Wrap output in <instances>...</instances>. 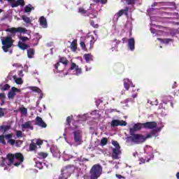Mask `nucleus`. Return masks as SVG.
<instances>
[{
	"label": "nucleus",
	"mask_w": 179,
	"mask_h": 179,
	"mask_svg": "<svg viewBox=\"0 0 179 179\" xmlns=\"http://www.w3.org/2000/svg\"><path fill=\"white\" fill-rule=\"evenodd\" d=\"M21 17L27 24H30V23H31V20L30 17H27V15H22Z\"/></svg>",
	"instance_id": "31"
},
{
	"label": "nucleus",
	"mask_w": 179,
	"mask_h": 179,
	"mask_svg": "<svg viewBox=\"0 0 179 179\" xmlns=\"http://www.w3.org/2000/svg\"><path fill=\"white\" fill-rule=\"evenodd\" d=\"M72 118H73V116H68L66 117V125H71V121H72Z\"/></svg>",
	"instance_id": "42"
},
{
	"label": "nucleus",
	"mask_w": 179,
	"mask_h": 179,
	"mask_svg": "<svg viewBox=\"0 0 179 179\" xmlns=\"http://www.w3.org/2000/svg\"><path fill=\"white\" fill-rule=\"evenodd\" d=\"M6 31L8 33H11V34H16V33H26L27 30L23 27H17V28L11 27L6 29Z\"/></svg>",
	"instance_id": "7"
},
{
	"label": "nucleus",
	"mask_w": 179,
	"mask_h": 179,
	"mask_svg": "<svg viewBox=\"0 0 179 179\" xmlns=\"http://www.w3.org/2000/svg\"><path fill=\"white\" fill-rule=\"evenodd\" d=\"M40 26H41L43 29H47V19L44 16H41L39 18Z\"/></svg>",
	"instance_id": "16"
},
{
	"label": "nucleus",
	"mask_w": 179,
	"mask_h": 179,
	"mask_svg": "<svg viewBox=\"0 0 179 179\" xmlns=\"http://www.w3.org/2000/svg\"><path fill=\"white\" fill-rule=\"evenodd\" d=\"M176 177H177L178 179H179V172H178V173H176Z\"/></svg>",
	"instance_id": "64"
},
{
	"label": "nucleus",
	"mask_w": 179,
	"mask_h": 179,
	"mask_svg": "<svg viewBox=\"0 0 179 179\" xmlns=\"http://www.w3.org/2000/svg\"><path fill=\"white\" fill-rule=\"evenodd\" d=\"M19 92H20V90L15 87H11V90L8 93V99L13 100V99H15V96H16V93Z\"/></svg>",
	"instance_id": "10"
},
{
	"label": "nucleus",
	"mask_w": 179,
	"mask_h": 179,
	"mask_svg": "<svg viewBox=\"0 0 179 179\" xmlns=\"http://www.w3.org/2000/svg\"><path fill=\"white\" fill-rule=\"evenodd\" d=\"M83 57L87 63L90 62V61H93V55H92V53H86L84 55Z\"/></svg>",
	"instance_id": "21"
},
{
	"label": "nucleus",
	"mask_w": 179,
	"mask_h": 179,
	"mask_svg": "<svg viewBox=\"0 0 179 179\" xmlns=\"http://www.w3.org/2000/svg\"><path fill=\"white\" fill-rule=\"evenodd\" d=\"M70 69L71 71L75 70L77 76H79L80 73H82V69L79 68V66L76 65L75 63H71Z\"/></svg>",
	"instance_id": "14"
},
{
	"label": "nucleus",
	"mask_w": 179,
	"mask_h": 179,
	"mask_svg": "<svg viewBox=\"0 0 179 179\" xmlns=\"http://www.w3.org/2000/svg\"><path fill=\"white\" fill-rule=\"evenodd\" d=\"M89 17H90L91 19H96V17H97V15H88Z\"/></svg>",
	"instance_id": "60"
},
{
	"label": "nucleus",
	"mask_w": 179,
	"mask_h": 179,
	"mask_svg": "<svg viewBox=\"0 0 179 179\" xmlns=\"http://www.w3.org/2000/svg\"><path fill=\"white\" fill-rule=\"evenodd\" d=\"M157 127V123L156 122H147L143 123V128L145 129H155Z\"/></svg>",
	"instance_id": "9"
},
{
	"label": "nucleus",
	"mask_w": 179,
	"mask_h": 179,
	"mask_svg": "<svg viewBox=\"0 0 179 179\" xmlns=\"http://www.w3.org/2000/svg\"><path fill=\"white\" fill-rule=\"evenodd\" d=\"M92 43H93V40L90 38H87L85 39V41H80V45L84 51H87V48L86 45H89V50H92Z\"/></svg>",
	"instance_id": "6"
},
{
	"label": "nucleus",
	"mask_w": 179,
	"mask_h": 179,
	"mask_svg": "<svg viewBox=\"0 0 179 179\" xmlns=\"http://www.w3.org/2000/svg\"><path fill=\"white\" fill-rule=\"evenodd\" d=\"M18 76H21V77L23 76V71H20L19 73H18Z\"/></svg>",
	"instance_id": "62"
},
{
	"label": "nucleus",
	"mask_w": 179,
	"mask_h": 179,
	"mask_svg": "<svg viewBox=\"0 0 179 179\" xmlns=\"http://www.w3.org/2000/svg\"><path fill=\"white\" fill-rule=\"evenodd\" d=\"M2 50L4 52H8L9 48L13 45V40L10 36H6L1 40Z\"/></svg>",
	"instance_id": "4"
},
{
	"label": "nucleus",
	"mask_w": 179,
	"mask_h": 179,
	"mask_svg": "<svg viewBox=\"0 0 179 179\" xmlns=\"http://www.w3.org/2000/svg\"><path fill=\"white\" fill-rule=\"evenodd\" d=\"M127 122L124 120H119V126L120 127H127Z\"/></svg>",
	"instance_id": "49"
},
{
	"label": "nucleus",
	"mask_w": 179,
	"mask_h": 179,
	"mask_svg": "<svg viewBox=\"0 0 179 179\" xmlns=\"http://www.w3.org/2000/svg\"><path fill=\"white\" fill-rule=\"evenodd\" d=\"M13 80H15V83L17 85H22L23 84V80L22 78H18L16 76H13Z\"/></svg>",
	"instance_id": "26"
},
{
	"label": "nucleus",
	"mask_w": 179,
	"mask_h": 179,
	"mask_svg": "<svg viewBox=\"0 0 179 179\" xmlns=\"http://www.w3.org/2000/svg\"><path fill=\"white\" fill-rule=\"evenodd\" d=\"M43 140H41V139H37L35 144H36L37 146H39V148H40V146H41V145H43Z\"/></svg>",
	"instance_id": "51"
},
{
	"label": "nucleus",
	"mask_w": 179,
	"mask_h": 179,
	"mask_svg": "<svg viewBox=\"0 0 179 179\" xmlns=\"http://www.w3.org/2000/svg\"><path fill=\"white\" fill-rule=\"evenodd\" d=\"M32 91L36 92V93H41V90L37 87H33Z\"/></svg>",
	"instance_id": "52"
},
{
	"label": "nucleus",
	"mask_w": 179,
	"mask_h": 179,
	"mask_svg": "<svg viewBox=\"0 0 179 179\" xmlns=\"http://www.w3.org/2000/svg\"><path fill=\"white\" fill-rule=\"evenodd\" d=\"M9 89H10V85H9V84H6L0 88L1 92H6V90H9Z\"/></svg>",
	"instance_id": "39"
},
{
	"label": "nucleus",
	"mask_w": 179,
	"mask_h": 179,
	"mask_svg": "<svg viewBox=\"0 0 179 179\" xmlns=\"http://www.w3.org/2000/svg\"><path fill=\"white\" fill-rule=\"evenodd\" d=\"M35 125H38L41 128H47V123L39 116H37L35 119Z\"/></svg>",
	"instance_id": "8"
},
{
	"label": "nucleus",
	"mask_w": 179,
	"mask_h": 179,
	"mask_svg": "<svg viewBox=\"0 0 179 179\" xmlns=\"http://www.w3.org/2000/svg\"><path fill=\"white\" fill-rule=\"evenodd\" d=\"M18 47L20 48V50H22L24 51V50H27L30 46H29L27 44L23 43V42H18Z\"/></svg>",
	"instance_id": "22"
},
{
	"label": "nucleus",
	"mask_w": 179,
	"mask_h": 179,
	"mask_svg": "<svg viewBox=\"0 0 179 179\" xmlns=\"http://www.w3.org/2000/svg\"><path fill=\"white\" fill-rule=\"evenodd\" d=\"M20 40L22 41V42L24 43L29 40V38L27 36H20Z\"/></svg>",
	"instance_id": "53"
},
{
	"label": "nucleus",
	"mask_w": 179,
	"mask_h": 179,
	"mask_svg": "<svg viewBox=\"0 0 179 179\" xmlns=\"http://www.w3.org/2000/svg\"><path fill=\"white\" fill-rule=\"evenodd\" d=\"M128 47L131 51H134V50H135V39L134 38L129 39Z\"/></svg>",
	"instance_id": "17"
},
{
	"label": "nucleus",
	"mask_w": 179,
	"mask_h": 179,
	"mask_svg": "<svg viewBox=\"0 0 179 179\" xmlns=\"http://www.w3.org/2000/svg\"><path fill=\"white\" fill-rule=\"evenodd\" d=\"M31 10H34V7H33L31 4H29L28 6H25L24 12L26 13H29V12H31Z\"/></svg>",
	"instance_id": "28"
},
{
	"label": "nucleus",
	"mask_w": 179,
	"mask_h": 179,
	"mask_svg": "<svg viewBox=\"0 0 179 179\" xmlns=\"http://www.w3.org/2000/svg\"><path fill=\"white\" fill-rule=\"evenodd\" d=\"M79 13H82V15H85L87 13V10H85V8L80 7L78 8Z\"/></svg>",
	"instance_id": "47"
},
{
	"label": "nucleus",
	"mask_w": 179,
	"mask_h": 179,
	"mask_svg": "<svg viewBox=\"0 0 179 179\" xmlns=\"http://www.w3.org/2000/svg\"><path fill=\"white\" fill-rule=\"evenodd\" d=\"M73 171H75V166L73 165H67L61 170V174L59 176L58 179H68Z\"/></svg>",
	"instance_id": "3"
},
{
	"label": "nucleus",
	"mask_w": 179,
	"mask_h": 179,
	"mask_svg": "<svg viewBox=\"0 0 179 179\" xmlns=\"http://www.w3.org/2000/svg\"><path fill=\"white\" fill-rule=\"evenodd\" d=\"M74 135V142L78 145L83 143L82 130H77L73 132Z\"/></svg>",
	"instance_id": "5"
},
{
	"label": "nucleus",
	"mask_w": 179,
	"mask_h": 179,
	"mask_svg": "<svg viewBox=\"0 0 179 179\" xmlns=\"http://www.w3.org/2000/svg\"><path fill=\"white\" fill-rule=\"evenodd\" d=\"M90 24H91V26H92V27H94V29H99V24H94V20H91L90 22Z\"/></svg>",
	"instance_id": "46"
},
{
	"label": "nucleus",
	"mask_w": 179,
	"mask_h": 179,
	"mask_svg": "<svg viewBox=\"0 0 179 179\" xmlns=\"http://www.w3.org/2000/svg\"><path fill=\"white\" fill-rule=\"evenodd\" d=\"M112 145L115 146V149H121V146H120V143L117 141H112Z\"/></svg>",
	"instance_id": "40"
},
{
	"label": "nucleus",
	"mask_w": 179,
	"mask_h": 179,
	"mask_svg": "<svg viewBox=\"0 0 179 179\" xmlns=\"http://www.w3.org/2000/svg\"><path fill=\"white\" fill-rule=\"evenodd\" d=\"M18 111H20L22 115H27V108L24 107L20 108Z\"/></svg>",
	"instance_id": "36"
},
{
	"label": "nucleus",
	"mask_w": 179,
	"mask_h": 179,
	"mask_svg": "<svg viewBox=\"0 0 179 179\" xmlns=\"http://www.w3.org/2000/svg\"><path fill=\"white\" fill-rule=\"evenodd\" d=\"M60 64L59 62H57V64H55V69H58V66H59Z\"/></svg>",
	"instance_id": "59"
},
{
	"label": "nucleus",
	"mask_w": 179,
	"mask_h": 179,
	"mask_svg": "<svg viewBox=\"0 0 179 179\" xmlns=\"http://www.w3.org/2000/svg\"><path fill=\"white\" fill-rule=\"evenodd\" d=\"M15 143H16V141L12 138L8 141V143H10V145H11L12 146H13V145H15Z\"/></svg>",
	"instance_id": "55"
},
{
	"label": "nucleus",
	"mask_w": 179,
	"mask_h": 179,
	"mask_svg": "<svg viewBox=\"0 0 179 179\" xmlns=\"http://www.w3.org/2000/svg\"><path fill=\"white\" fill-rule=\"evenodd\" d=\"M111 127H120V120H113L110 123Z\"/></svg>",
	"instance_id": "37"
},
{
	"label": "nucleus",
	"mask_w": 179,
	"mask_h": 179,
	"mask_svg": "<svg viewBox=\"0 0 179 179\" xmlns=\"http://www.w3.org/2000/svg\"><path fill=\"white\" fill-rule=\"evenodd\" d=\"M127 5H135L136 0H124Z\"/></svg>",
	"instance_id": "43"
},
{
	"label": "nucleus",
	"mask_w": 179,
	"mask_h": 179,
	"mask_svg": "<svg viewBox=\"0 0 179 179\" xmlns=\"http://www.w3.org/2000/svg\"><path fill=\"white\" fill-rule=\"evenodd\" d=\"M4 138L6 139H7V141H10L12 139V138H13V135H12V134H6Z\"/></svg>",
	"instance_id": "50"
},
{
	"label": "nucleus",
	"mask_w": 179,
	"mask_h": 179,
	"mask_svg": "<svg viewBox=\"0 0 179 179\" xmlns=\"http://www.w3.org/2000/svg\"><path fill=\"white\" fill-rule=\"evenodd\" d=\"M0 143H2L3 145H6V141H5V136H0Z\"/></svg>",
	"instance_id": "44"
},
{
	"label": "nucleus",
	"mask_w": 179,
	"mask_h": 179,
	"mask_svg": "<svg viewBox=\"0 0 179 179\" xmlns=\"http://www.w3.org/2000/svg\"><path fill=\"white\" fill-rule=\"evenodd\" d=\"M101 174H103V166L99 164H94L90 171V178L99 179Z\"/></svg>",
	"instance_id": "2"
},
{
	"label": "nucleus",
	"mask_w": 179,
	"mask_h": 179,
	"mask_svg": "<svg viewBox=\"0 0 179 179\" xmlns=\"http://www.w3.org/2000/svg\"><path fill=\"white\" fill-rule=\"evenodd\" d=\"M9 129H10V126L9 125H1L0 127V131L3 132V134H5V132H6V131H9Z\"/></svg>",
	"instance_id": "25"
},
{
	"label": "nucleus",
	"mask_w": 179,
	"mask_h": 179,
	"mask_svg": "<svg viewBox=\"0 0 179 179\" xmlns=\"http://www.w3.org/2000/svg\"><path fill=\"white\" fill-rule=\"evenodd\" d=\"M131 136L129 137L131 139V142L136 143V145H141V143H143L146 142L147 139L149 138H152V135L150 134H147L145 136L141 134H130Z\"/></svg>",
	"instance_id": "1"
},
{
	"label": "nucleus",
	"mask_w": 179,
	"mask_h": 179,
	"mask_svg": "<svg viewBox=\"0 0 179 179\" xmlns=\"http://www.w3.org/2000/svg\"><path fill=\"white\" fill-rule=\"evenodd\" d=\"M3 115H5V113H3V112H2V111H0V118L1 117H3Z\"/></svg>",
	"instance_id": "63"
},
{
	"label": "nucleus",
	"mask_w": 179,
	"mask_h": 179,
	"mask_svg": "<svg viewBox=\"0 0 179 179\" xmlns=\"http://www.w3.org/2000/svg\"><path fill=\"white\" fill-rule=\"evenodd\" d=\"M124 87L126 90H129V79L124 80Z\"/></svg>",
	"instance_id": "34"
},
{
	"label": "nucleus",
	"mask_w": 179,
	"mask_h": 179,
	"mask_svg": "<svg viewBox=\"0 0 179 179\" xmlns=\"http://www.w3.org/2000/svg\"><path fill=\"white\" fill-rule=\"evenodd\" d=\"M48 156V153L46 152H38V159H45Z\"/></svg>",
	"instance_id": "32"
},
{
	"label": "nucleus",
	"mask_w": 179,
	"mask_h": 179,
	"mask_svg": "<svg viewBox=\"0 0 179 179\" xmlns=\"http://www.w3.org/2000/svg\"><path fill=\"white\" fill-rule=\"evenodd\" d=\"M6 95L5 93H0V100H5Z\"/></svg>",
	"instance_id": "56"
},
{
	"label": "nucleus",
	"mask_w": 179,
	"mask_h": 179,
	"mask_svg": "<svg viewBox=\"0 0 179 179\" xmlns=\"http://www.w3.org/2000/svg\"><path fill=\"white\" fill-rule=\"evenodd\" d=\"M34 49L33 48H29L28 50H27V57L28 58H32L33 56L34 55Z\"/></svg>",
	"instance_id": "30"
},
{
	"label": "nucleus",
	"mask_w": 179,
	"mask_h": 179,
	"mask_svg": "<svg viewBox=\"0 0 179 179\" xmlns=\"http://www.w3.org/2000/svg\"><path fill=\"white\" fill-rule=\"evenodd\" d=\"M107 143H108V139L107 138L104 137L101 140V146H106V145H107Z\"/></svg>",
	"instance_id": "38"
},
{
	"label": "nucleus",
	"mask_w": 179,
	"mask_h": 179,
	"mask_svg": "<svg viewBox=\"0 0 179 179\" xmlns=\"http://www.w3.org/2000/svg\"><path fill=\"white\" fill-rule=\"evenodd\" d=\"M162 101L164 104H167V103H170L171 101V96H162Z\"/></svg>",
	"instance_id": "27"
},
{
	"label": "nucleus",
	"mask_w": 179,
	"mask_h": 179,
	"mask_svg": "<svg viewBox=\"0 0 179 179\" xmlns=\"http://www.w3.org/2000/svg\"><path fill=\"white\" fill-rule=\"evenodd\" d=\"M121 148H113L112 151L111 157L114 160H118V159H120V157H118L120 156V155H121Z\"/></svg>",
	"instance_id": "12"
},
{
	"label": "nucleus",
	"mask_w": 179,
	"mask_h": 179,
	"mask_svg": "<svg viewBox=\"0 0 179 179\" xmlns=\"http://www.w3.org/2000/svg\"><path fill=\"white\" fill-rule=\"evenodd\" d=\"M14 156L16 160H19L20 162H23L24 160V157H23V155L20 152L15 153Z\"/></svg>",
	"instance_id": "23"
},
{
	"label": "nucleus",
	"mask_w": 179,
	"mask_h": 179,
	"mask_svg": "<svg viewBox=\"0 0 179 179\" xmlns=\"http://www.w3.org/2000/svg\"><path fill=\"white\" fill-rule=\"evenodd\" d=\"M93 2L95 3H99L100 2L102 5H106V3L108 2V0H93Z\"/></svg>",
	"instance_id": "41"
},
{
	"label": "nucleus",
	"mask_w": 179,
	"mask_h": 179,
	"mask_svg": "<svg viewBox=\"0 0 179 179\" xmlns=\"http://www.w3.org/2000/svg\"><path fill=\"white\" fill-rule=\"evenodd\" d=\"M157 41H160V43H162L163 44H169V43H171V41H173V39L157 38Z\"/></svg>",
	"instance_id": "24"
},
{
	"label": "nucleus",
	"mask_w": 179,
	"mask_h": 179,
	"mask_svg": "<svg viewBox=\"0 0 179 179\" xmlns=\"http://www.w3.org/2000/svg\"><path fill=\"white\" fill-rule=\"evenodd\" d=\"M21 127H22V130L23 131H24V129H31V131H33L34 129L33 126H31V122L30 121L26 122L24 124H22Z\"/></svg>",
	"instance_id": "15"
},
{
	"label": "nucleus",
	"mask_w": 179,
	"mask_h": 179,
	"mask_svg": "<svg viewBox=\"0 0 179 179\" xmlns=\"http://www.w3.org/2000/svg\"><path fill=\"white\" fill-rule=\"evenodd\" d=\"M142 127H143V123L135 124L132 128L129 129L130 134H135V132H136V131H141L142 129Z\"/></svg>",
	"instance_id": "11"
},
{
	"label": "nucleus",
	"mask_w": 179,
	"mask_h": 179,
	"mask_svg": "<svg viewBox=\"0 0 179 179\" xmlns=\"http://www.w3.org/2000/svg\"><path fill=\"white\" fill-rule=\"evenodd\" d=\"M22 162H20V161L15 162L14 164V166H15V167H19V166H20V164H22Z\"/></svg>",
	"instance_id": "57"
},
{
	"label": "nucleus",
	"mask_w": 179,
	"mask_h": 179,
	"mask_svg": "<svg viewBox=\"0 0 179 179\" xmlns=\"http://www.w3.org/2000/svg\"><path fill=\"white\" fill-rule=\"evenodd\" d=\"M129 10V7H125L124 9L119 10L115 15V17H116L117 19H120L122 15H125V16H128V11Z\"/></svg>",
	"instance_id": "13"
},
{
	"label": "nucleus",
	"mask_w": 179,
	"mask_h": 179,
	"mask_svg": "<svg viewBox=\"0 0 179 179\" xmlns=\"http://www.w3.org/2000/svg\"><path fill=\"white\" fill-rule=\"evenodd\" d=\"M5 162H6V159H3L1 161H0L1 167H5Z\"/></svg>",
	"instance_id": "54"
},
{
	"label": "nucleus",
	"mask_w": 179,
	"mask_h": 179,
	"mask_svg": "<svg viewBox=\"0 0 179 179\" xmlns=\"http://www.w3.org/2000/svg\"><path fill=\"white\" fill-rule=\"evenodd\" d=\"M29 150L30 152H34V150H37V145L34 143H31L29 144Z\"/></svg>",
	"instance_id": "33"
},
{
	"label": "nucleus",
	"mask_w": 179,
	"mask_h": 179,
	"mask_svg": "<svg viewBox=\"0 0 179 179\" xmlns=\"http://www.w3.org/2000/svg\"><path fill=\"white\" fill-rule=\"evenodd\" d=\"M115 41L117 45H118V44L121 43V41H120V40L115 39Z\"/></svg>",
	"instance_id": "61"
},
{
	"label": "nucleus",
	"mask_w": 179,
	"mask_h": 179,
	"mask_svg": "<svg viewBox=\"0 0 179 179\" xmlns=\"http://www.w3.org/2000/svg\"><path fill=\"white\" fill-rule=\"evenodd\" d=\"M162 131V128L161 127H157V129H152L150 134V135H151V137H152V135L153 136H156V134L158 133V132H160Z\"/></svg>",
	"instance_id": "29"
},
{
	"label": "nucleus",
	"mask_w": 179,
	"mask_h": 179,
	"mask_svg": "<svg viewBox=\"0 0 179 179\" xmlns=\"http://www.w3.org/2000/svg\"><path fill=\"white\" fill-rule=\"evenodd\" d=\"M7 160L8 162L7 163L8 166H12L13 164V162L15 161V155L13 154H8L7 155Z\"/></svg>",
	"instance_id": "19"
},
{
	"label": "nucleus",
	"mask_w": 179,
	"mask_h": 179,
	"mask_svg": "<svg viewBox=\"0 0 179 179\" xmlns=\"http://www.w3.org/2000/svg\"><path fill=\"white\" fill-rule=\"evenodd\" d=\"M131 97H133V99H136V97H138V90L137 91L136 90H132Z\"/></svg>",
	"instance_id": "45"
},
{
	"label": "nucleus",
	"mask_w": 179,
	"mask_h": 179,
	"mask_svg": "<svg viewBox=\"0 0 179 179\" xmlns=\"http://www.w3.org/2000/svg\"><path fill=\"white\" fill-rule=\"evenodd\" d=\"M16 136L17 138H22L23 137V133L22 132V131L18 130L16 131Z\"/></svg>",
	"instance_id": "48"
},
{
	"label": "nucleus",
	"mask_w": 179,
	"mask_h": 179,
	"mask_svg": "<svg viewBox=\"0 0 179 179\" xmlns=\"http://www.w3.org/2000/svg\"><path fill=\"white\" fill-rule=\"evenodd\" d=\"M21 5V6H24V1L23 0H17L15 3L11 4V8H16Z\"/></svg>",
	"instance_id": "20"
},
{
	"label": "nucleus",
	"mask_w": 179,
	"mask_h": 179,
	"mask_svg": "<svg viewBox=\"0 0 179 179\" xmlns=\"http://www.w3.org/2000/svg\"><path fill=\"white\" fill-rule=\"evenodd\" d=\"M73 125L74 126L73 127H72V129H76V128H78V124H76V122H73Z\"/></svg>",
	"instance_id": "58"
},
{
	"label": "nucleus",
	"mask_w": 179,
	"mask_h": 179,
	"mask_svg": "<svg viewBox=\"0 0 179 179\" xmlns=\"http://www.w3.org/2000/svg\"><path fill=\"white\" fill-rule=\"evenodd\" d=\"M70 48L73 52H76V50H78V41L76 39H74L71 42Z\"/></svg>",
	"instance_id": "18"
},
{
	"label": "nucleus",
	"mask_w": 179,
	"mask_h": 179,
	"mask_svg": "<svg viewBox=\"0 0 179 179\" xmlns=\"http://www.w3.org/2000/svg\"><path fill=\"white\" fill-rule=\"evenodd\" d=\"M59 62H61V64H63V65H65V66H66L68 65L69 61L66 59V57H60Z\"/></svg>",
	"instance_id": "35"
}]
</instances>
